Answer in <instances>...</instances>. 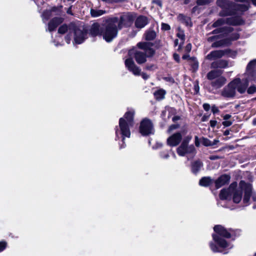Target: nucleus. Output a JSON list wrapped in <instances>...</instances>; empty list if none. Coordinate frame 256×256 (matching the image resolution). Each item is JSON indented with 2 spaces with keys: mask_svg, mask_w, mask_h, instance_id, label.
I'll return each instance as SVG.
<instances>
[{
  "mask_svg": "<svg viewBox=\"0 0 256 256\" xmlns=\"http://www.w3.org/2000/svg\"><path fill=\"white\" fill-rule=\"evenodd\" d=\"M134 110H128L122 118H120L119 125L116 128V138H122L124 144V138L130 136V128L134 124Z\"/></svg>",
  "mask_w": 256,
  "mask_h": 256,
  "instance_id": "1",
  "label": "nucleus"
},
{
  "mask_svg": "<svg viewBox=\"0 0 256 256\" xmlns=\"http://www.w3.org/2000/svg\"><path fill=\"white\" fill-rule=\"evenodd\" d=\"M248 85L246 79L242 80L240 78H236L223 89L222 95L226 98H232L235 96L236 90L240 94L244 92Z\"/></svg>",
  "mask_w": 256,
  "mask_h": 256,
  "instance_id": "2",
  "label": "nucleus"
},
{
  "mask_svg": "<svg viewBox=\"0 0 256 256\" xmlns=\"http://www.w3.org/2000/svg\"><path fill=\"white\" fill-rule=\"evenodd\" d=\"M138 48L143 50L144 52L138 50H129L128 54L130 56L134 55V57L137 63L142 64L144 63L146 60L147 56H152L154 51L152 48V44L150 42H140L137 44Z\"/></svg>",
  "mask_w": 256,
  "mask_h": 256,
  "instance_id": "3",
  "label": "nucleus"
},
{
  "mask_svg": "<svg viewBox=\"0 0 256 256\" xmlns=\"http://www.w3.org/2000/svg\"><path fill=\"white\" fill-rule=\"evenodd\" d=\"M118 22L117 17H113L106 20L102 25V36L106 42H110L117 36L120 30Z\"/></svg>",
  "mask_w": 256,
  "mask_h": 256,
  "instance_id": "4",
  "label": "nucleus"
},
{
  "mask_svg": "<svg viewBox=\"0 0 256 256\" xmlns=\"http://www.w3.org/2000/svg\"><path fill=\"white\" fill-rule=\"evenodd\" d=\"M214 231L218 234H213L212 238L214 242L218 245L220 248H231L232 246L224 238H220V236L226 238H230L231 234L226 228L220 225L216 226L214 228Z\"/></svg>",
  "mask_w": 256,
  "mask_h": 256,
  "instance_id": "5",
  "label": "nucleus"
},
{
  "mask_svg": "<svg viewBox=\"0 0 256 256\" xmlns=\"http://www.w3.org/2000/svg\"><path fill=\"white\" fill-rule=\"evenodd\" d=\"M240 186L243 188L244 191V196L243 202L246 205L249 204L250 196L254 202L256 201V193L252 191V185L250 184L246 183L243 180L240 182Z\"/></svg>",
  "mask_w": 256,
  "mask_h": 256,
  "instance_id": "6",
  "label": "nucleus"
},
{
  "mask_svg": "<svg viewBox=\"0 0 256 256\" xmlns=\"http://www.w3.org/2000/svg\"><path fill=\"white\" fill-rule=\"evenodd\" d=\"M217 5L222 8V10L220 12V16H226L234 14L232 10L234 4L228 0H218Z\"/></svg>",
  "mask_w": 256,
  "mask_h": 256,
  "instance_id": "7",
  "label": "nucleus"
},
{
  "mask_svg": "<svg viewBox=\"0 0 256 256\" xmlns=\"http://www.w3.org/2000/svg\"><path fill=\"white\" fill-rule=\"evenodd\" d=\"M136 17L134 14L128 12L122 14L120 18L117 17L118 22H116L119 28L121 30L123 27L130 26Z\"/></svg>",
  "mask_w": 256,
  "mask_h": 256,
  "instance_id": "8",
  "label": "nucleus"
},
{
  "mask_svg": "<svg viewBox=\"0 0 256 256\" xmlns=\"http://www.w3.org/2000/svg\"><path fill=\"white\" fill-rule=\"evenodd\" d=\"M139 130L140 133L144 136L154 134V131L152 122L147 118L141 121Z\"/></svg>",
  "mask_w": 256,
  "mask_h": 256,
  "instance_id": "9",
  "label": "nucleus"
},
{
  "mask_svg": "<svg viewBox=\"0 0 256 256\" xmlns=\"http://www.w3.org/2000/svg\"><path fill=\"white\" fill-rule=\"evenodd\" d=\"M72 30L74 36V42L76 44H80L88 38V33L84 30H82L75 25H72L70 28Z\"/></svg>",
  "mask_w": 256,
  "mask_h": 256,
  "instance_id": "10",
  "label": "nucleus"
},
{
  "mask_svg": "<svg viewBox=\"0 0 256 256\" xmlns=\"http://www.w3.org/2000/svg\"><path fill=\"white\" fill-rule=\"evenodd\" d=\"M242 23V22L240 18H220L213 24L212 26L214 28L218 27L223 26L225 24L238 25Z\"/></svg>",
  "mask_w": 256,
  "mask_h": 256,
  "instance_id": "11",
  "label": "nucleus"
},
{
  "mask_svg": "<svg viewBox=\"0 0 256 256\" xmlns=\"http://www.w3.org/2000/svg\"><path fill=\"white\" fill-rule=\"evenodd\" d=\"M176 152L180 156H184L188 154H194L196 153V149L192 144L188 146L181 144L177 148Z\"/></svg>",
  "mask_w": 256,
  "mask_h": 256,
  "instance_id": "12",
  "label": "nucleus"
},
{
  "mask_svg": "<svg viewBox=\"0 0 256 256\" xmlns=\"http://www.w3.org/2000/svg\"><path fill=\"white\" fill-rule=\"evenodd\" d=\"M185 134V132H176L167 139V144L170 146H178L182 140V135Z\"/></svg>",
  "mask_w": 256,
  "mask_h": 256,
  "instance_id": "13",
  "label": "nucleus"
},
{
  "mask_svg": "<svg viewBox=\"0 0 256 256\" xmlns=\"http://www.w3.org/2000/svg\"><path fill=\"white\" fill-rule=\"evenodd\" d=\"M232 31V28L230 27L222 26L220 28L214 30L213 32V34H220L218 36H209L208 38V41L212 42L213 41H216L218 40L220 36L224 34H226Z\"/></svg>",
  "mask_w": 256,
  "mask_h": 256,
  "instance_id": "14",
  "label": "nucleus"
},
{
  "mask_svg": "<svg viewBox=\"0 0 256 256\" xmlns=\"http://www.w3.org/2000/svg\"><path fill=\"white\" fill-rule=\"evenodd\" d=\"M125 66L128 70L136 76L140 74V69L137 66L131 58H127L124 62Z\"/></svg>",
  "mask_w": 256,
  "mask_h": 256,
  "instance_id": "15",
  "label": "nucleus"
},
{
  "mask_svg": "<svg viewBox=\"0 0 256 256\" xmlns=\"http://www.w3.org/2000/svg\"><path fill=\"white\" fill-rule=\"evenodd\" d=\"M237 186V184H232L228 189H222L220 194V198L222 200H230L233 188Z\"/></svg>",
  "mask_w": 256,
  "mask_h": 256,
  "instance_id": "16",
  "label": "nucleus"
},
{
  "mask_svg": "<svg viewBox=\"0 0 256 256\" xmlns=\"http://www.w3.org/2000/svg\"><path fill=\"white\" fill-rule=\"evenodd\" d=\"M72 25L74 24H70L68 26L63 24L60 26L58 30V32L59 34H64L66 32L68 33L65 38V40L67 44H70L71 40V36H70V34H72V31L70 30V28Z\"/></svg>",
  "mask_w": 256,
  "mask_h": 256,
  "instance_id": "17",
  "label": "nucleus"
},
{
  "mask_svg": "<svg viewBox=\"0 0 256 256\" xmlns=\"http://www.w3.org/2000/svg\"><path fill=\"white\" fill-rule=\"evenodd\" d=\"M226 53V50H216L211 52L206 56V59L212 61L221 58Z\"/></svg>",
  "mask_w": 256,
  "mask_h": 256,
  "instance_id": "18",
  "label": "nucleus"
},
{
  "mask_svg": "<svg viewBox=\"0 0 256 256\" xmlns=\"http://www.w3.org/2000/svg\"><path fill=\"white\" fill-rule=\"evenodd\" d=\"M243 188H240V185L238 187L233 188L232 195V200L234 202L239 203L242 198V194Z\"/></svg>",
  "mask_w": 256,
  "mask_h": 256,
  "instance_id": "19",
  "label": "nucleus"
},
{
  "mask_svg": "<svg viewBox=\"0 0 256 256\" xmlns=\"http://www.w3.org/2000/svg\"><path fill=\"white\" fill-rule=\"evenodd\" d=\"M64 19L62 18H55L52 19L48 24V30L49 32L54 30L62 22Z\"/></svg>",
  "mask_w": 256,
  "mask_h": 256,
  "instance_id": "20",
  "label": "nucleus"
},
{
  "mask_svg": "<svg viewBox=\"0 0 256 256\" xmlns=\"http://www.w3.org/2000/svg\"><path fill=\"white\" fill-rule=\"evenodd\" d=\"M148 22V18L146 16H140L137 18L135 20V26L138 28H144Z\"/></svg>",
  "mask_w": 256,
  "mask_h": 256,
  "instance_id": "21",
  "label": "nucleus"
},
{
  "mask_svg": "<svg viewBox=\"0 0 256 256\" xmlns=\"http://www.w3.org/2000/svg\"><path fill=\"white\" fill-rule=\"evenodd\" d=\"M230 180V176L227 174L221 176L215 182L216 186L218 188L228 184Z\"/></svg>",
  "mask_w": 256,
  "mask_h": 256,
  "instance_id": "22",
  "label": "nucleus"
},
{
  "mask_svg": "<svg viewBox=\"0 0 256 256\" xmlns=\"http://www.w3.org/2000/svg\"><path fill=\"white\" fill-rule=\"evenodd\" d=\"M90 33L93 36H102V26H100L98 23L94 24L90 29Z\"/></svg>",
  "mask_w": 256,
  "mask_h": 256,
  "instance_id": "23",
  "label": "nucleus"
},
{
  "mask_svg": "<svg viewBox=\"0 0 256 256\" xmlns=\"http://www.w3.org/2000/svg\"><path fill=\"white\" fill-rule=\"evenodd\" d=\"M226 82V79L222 76H220L216 80L212 81L211 82V84L212 86L216 88H220L222 87Z\"/></svg>",
  "mask_w": 256,
  "mask_h": 256,
  "instance_id": "24",
  "label": "nucleus"
},
{
  "mask_svg": "<svg viewBox=\"0 0 256 256\" xmlns=\"http://www.w3.org/2000/svg\"><path fill=\"white\" fill-rule=\"evenodd\" d=\"M228 66V62L225 60H218L212 62L211 64L212 68H225Z\"/></svg>",
  "mask_w": 256,
  "mask_h": 256,
  "instance_id": "25",
  "label": "nucleus"
},
{
  "mask_svg": "<svg viewBox=\"0 0 256 256\" xmlns=\"http://www.w3.org/2000/svg\"><path fill=\"white\" fill-rule=\"evenodd\" d=\"M222 73V71L220 70H211L207 74V78L210 80H212L220 76Z\"/></svg>",
  "mask_w": 256,
  "mask_h": 256,
  "instance_id": "26",
  "label": "nucleus"
},
{
  "mask_svg": "<svg viewBox=\"0 0 256 256\" xmlns=\"http://www.w3.org/2000/svg\"><path fill=\"white\" fill-rule=\"evenodd\" d=\"M144 36L146 40H152L156 37V33L153 30H149L146 32Z\"/></svg>",
  "mask_w": 256,
  "mask_h": 256,
  "instance_id": "27",
  "label": "nucleus"
},
{
  "mask_svg": "<svg viewBox=\"0 0 256 256\" xmlns=\"http://www.w3.org/2000/svg\"><path fill=\"white\" fill-rule=\"evenodd\" d=\"M202 166V164L200 161H196L192 164V172L194 174H196Z\"/></svg>",
  "mask_w": 256,
  "mask_h": 256,
  "instance_id": "28",
  "label": "nucleus"
},
{
  "mask_svg": "<svg viewBox=\"0 0 256 256\" xmlns=\"http://www.w3.org/2000/svg\"><path fill=\"white\" fill-rule=\"evenodd\" d=\"M212 183V180L209 177L202 178L199 182L200 184L204 186H208Z\"/></svg>",
  "mask_w": 256,
  "mask_h": 256,
  "instance_id": "29",
  "label": "nucleus"
},
{
  "mask_svg": "<svg viewBox=\"0 0 256 256\" xmlns=\"http://www.w3.org/2000/svg\"><path fill=\"white\" fill-rule=\"evenodd\" d=\"M106 13L105 10H95V9H91L90 10V14L92 17H98Z\"/></svg>",
  "mask_w": 256,
  "mask_h": 256,
  "instance_id": "30",
  "label": "nucleus"
},
{
  "mask_svg": "<svg viewBox=\"0 0 256 256\" xmlns=\"http://www.w3.org/2000/svg\"><path fill=\"white\" fill-rule=\"evenodd\" d=\"M166 92L163 90H159L154 92V95L156 99L162 100L164 98Z\"/></svg>",
  "mask_w": 256,
  "mask_h": 256,
  "instance_id": "31",
  "label": "nucleus"
},
{
  "mask_svg": "<svg viewBox=\"0 0 256 256\" xmlns=\"http://www.w3.org/2000/svg\"><path fill=\"white\" fill-rule=\"evenodd\" d=\"M228 44L226 40H222L218 41H216L214 42L212 44V46L213 48H217L220 47L224 45H226Z\"/></svg>",
  "mask_w": 256,
  "mask_h": 256,
  "instance_id": "32",
  "label": "nucleus"
},
{
  "mask_svg": "<svg viewBox=\"0 0 256 256\" xmlns=\"http://www.w3.org/2000/svg\"><path fill=\"white\" fill-rule=\"evenodd\" d=\"M54 8H52V10H46L42 14V20L44 22L48 20L52 16V12L54 10Z\"/></svg>",
  "mask_w": 256,
  "mask_h": 256,
  "instance_id": "33",
  "label": "nucleus"
},
{
  "mask_svg": "<svg viewBox=\"0 0 256 256\" xmlns=\"http://www.w3.org/2000/svg\"><path fill=\"white\" fill-rule=\"evenodd\" d=\"M190 0H184V4H188L190 2ZM210 2V0H198L196 3L198 5L202 6L208 4Z\"/></svg>",
  "mask_w": 256,
  "mask_h": 256,
  "instance_id": "34",
  "label": "nucleus"
},
{
  "mask_svg": "<svg viewBox=\"0 0 256 256\" xmlns=\"http://www.w3.org/2000/svg\"><path fill=\"white\" fill-rule=\"evenodd\" d=\"M210 246L212 250L214 252H222V250L212 242H210Z\"/></svg>",
  "mask_w": 256,
  "mask_h": 256,
  "instance_id": "35",
  "label": "nucleus"
},
{
  "mask_svg": "<svg viewBox=\"0 0 256 256\" xmlns=\"http://www.w3.org/2000/svg\"><path fill=\"white\" fill-rule=\"evenodd\" d=\"M236 8L238 10L241 11L242 12H243L248 10V7L246 4H240L237 5Z\"/></svg>",
  "mask_w": 256,
  "mask_h": 256,
  "instance_id": "36",
  "label": "nucleus"
},
{
  "mask_svg": "<svg viewBox=\"0 0 256 256\" xmlns=\"http://www.w3.org/2000/svg\"><path fill=\"white\" fill-rule=\"evenodd\" d=\"M256 65V60H252L250 61L248 64L246 69L247 70H252L254 66Z\"/></svg>",
  "mask_w": 256,
  "mask_h": 256,
  "instance_id": "37",
  "label": "nucleus"
},
{
  "mask_svg": "<svg viewBox=\"0 0 256 256\" xmlns=\"http://www.w3.org/2000/svg\"><path fill=\"white\" fill-rule=\"evenodd\" d=\"M202 142L204 146H211L212 142L206 138H203L202 140Z\"/></svg>",
  "mask_w": 256,
  "mask_h": 256,
  "instance_id": "38",
  "label": "nucleus"
},
{
  "mask_svg": "<svg viewBox=\"0 0 256 256\" xmlns=\"http://www.w3.org/2000/svg\"><path fill=\"white\" fill-rule=\"evenodd\" d=\"M176 36L178 38H180L181 40L182 41V43H184L185 37L184 32L182 30H178V32L177 33Z\"/></svg>",
  "mask_w": 256,
  "mask_h": 256,
  "instance_id": "39",
  "label": "nucleus"
},
{
  "mask_svg": "<svg viewBox=\"0 0 256 256\" xmlns=\"http://www.w3.org/2000/svg\"><path fill=\"white\" fill-rule=\"evenodd\" d=\"M192 138V136L191 135H188L184 137L182 140V143L185 145H188V144L190 142V140Z\"/></svg>",
  "mask_w": 256,
  "mask_h": 256,
  "instance_id": "40",
  "label": "nucleus"
},
{
  "mask_svg": "<svg viewBox=\"0 0 256 256\" xmlns=\"http://www.w3.org/2000/svg\"><path fill=\"white\" fill-rule=\"evenodd\" d=\"M248 93L249 94H252L254 92H256V86H251L248 89Z\"/></svg>",
  "mask_w": 256,
  "mask_h": 256,
  "instance_id": "41",
  "label": "nucleus"
},
{
  "mask_svg": "<svg viewBox=\"0 0 256 256\" xmlns=\"http://www.w3.org/2000/svg\"><path fill=\"white\" fill-rule=\"evenodd\" d=\"M162 29L164 30H168L170 29V26L167 24H162Z\"/></svg>",
  "mask_w": 256,
  "mask_h": 256,
  "instance_id": "42",
  "label": "nucleus"
},
{
  "mask_svg": "<svg viewBox=\"0 0 256 256\" xmlns=\"http://www.w3.org/2000/svg\"><path fill=\"white\" fill-rule=\"evenodd\" d=\"M6 246V242H0V252L5 249Z\"/></svg>",
  "mask_w": 256,
  "mask_h": 256,
  "instance_id": "43",
  "label": "nucleus"
},
{
  "mask_svg": "<svg viewBox=\"0 0 256 256\" xmlns=\"http://www.w3.org/2000/svg\"><path fill=\"white\" fill-rule=\"evenodd\" d=\"M232 124V122L231 121H228L226 120H225V121H224L222 123V125L226 127L231 126Z\"/></svg>",
  "mask_w": 256,
  "mask_h": 256,
  "instance_id": "44",
  "label": "nucleus"
},
{
  "mask_svg": "<svg viewBox=\"0 0 256 256\" xmlns=\"http://www.w3.org/2000/svg\"><path fill=\"white\" fill-rule=\"evenodd\" d=\"M212 111L214 114L219 112L218 108L215 105H214L212 107Z\"/></svg>",
  "mask_w": 256,
  "mask_h": 256,
  "instance_id": "45",
  "label": "nucleus"
},
{
  "mask_svg": "<svg viewBox=\"0 0 256 256\" xmlns=\"http://www.w3.org/2000/svg\"><path fill=\"white\" fill-rule=\"evenodd\" d=\"M160 156L162 158H168L169 157L168 154L166 152H163L160 154Z\"/></svg>",
  "mask_w": 256,
  "mask_h": 256,
  "instance_id": "46",
  "label": "nucleus"
},
{
  "mask_svg": "<svg viewBox=\"0 0 256 256\" xmlns=\"http://www.w3.org/2000/svg\"><path fill=\"white\" fill-rule=\"evenodd\" d=\"M156 66L154 65H148L146 67V69L149 70H152L156 68Z\"/></svg>",
  "mask_w": 256,
  "mask_h": 256,
  "instance_id": "47",
  "label": "nucleus"
},
{
  "mask_svg": "<svg viewBox=\"0 0 256 256\" xmlns=\"http://www.w3.org/2000/svg\"><path fill=\"white\" fill-rule=\"evenodd\" d=\"M203 108L205 110L208 111L210 110V105L208 104H203Z\"/></svg>",
  "mask_w": 256,
  "mask_h": 256,
  "instance_id": "48",
  "label": "nucleus"
},
{
  "mask_svg": "<svg viewBox=\"0 0 256 256\" xmlns=\"http://www.w3.org/2000/svg\"><path fill=\"white\" fill-rule=\"evenodd\" d=\"M178 126L176 124H173L170 126V127L168 128V132H170V131L172 130H173L176 129L178 128Z\"/></svg>",
  "mask_w": 256,
  "mask_h": 256,
  "instance_id": "49",
  "label": "nucleus"
},
{
  "mask_svg": "<svg viewBox=\"0 0 256 256\" xmlns=\"http://www.w3.org/2000/svg\"><path fill=\"white\" fill-rule=\"evenodd\" d=\"M210 123L211 127L214 128L217 124V121L215 120H210Z\"/></svg>",
  "mask_w": 256,
  "mask_h": 256,
  "instance_id": "50",
  "label": "nucleus"
},
{
  "mask_svg": "<svg viewBox=\"0 0 256 256\" xmlns=\"http://www.w3.org/2000/svg\"><path fill=\"white\" fill-rule=\"evenodd\" d=\"M195 139V145L196 146L198 147L200 145V143L199 142V139L198 136H196L194 138Z\"/></svg>",
  "mask_w": 256,
  "mask_h": 256,
  "instance_id": "51",
  "label": "nucleus"
},
{
  "mask_svg": "<svg viewBox=\"0 0 256 256\" xmlns=\"http://www.w3.org/2000/svg\"><path fill=\"white\" fill-rule=\"evenodd\" d=\"M185 49L187 52H190L192 50V44H188Z\"/></svg>",
  "mask_w": 256,
  "mask_h": 256,
  "instance_id": "52",
  "label": "nucleus"
},
{
  "mask_svg": "<svg viewBox=\"0 0 256 256\" xmlns=\"http://www.w3.org/2000/svg\"><path fill=\"white\" fill-rule=\"evenodd\" d=\"M174 58L177 62H179L180 56H179L178 54H174Z\"/></svg>",
  "mask_w": 256,
  "mask_h": 256,
  "instance_id": "53",
  "label": "nucleus"
},
{
  "mask_svg": "<svg viewBox=\"0 0 256 256\" xmlns=\"http://www.w3.org/2000/svg\"><path fill=\"white\" fill-rule=\"evenodd\" d=\"M153 2L156 3L160 7L162 6V2L160 0H154L153 1Z\"/></svg>",
  "mask_w": 256,
  "mask_h": 256,
  "instance_id": "54",
  "label": "nucleus"
},
{
  "mask_svg": "<svg viewBox=\"0 0 256 256\" xmlns=\"http://www.w3.org/2000/svg\"><path fill=\"white\" fill-rule=\"evenodd\" d=\"M231 115L230 114H226L224 116H223V118L224 120H228L229 118H231Z\"/></svg>",
  "mask_w": 256,
  "mask_h": 256,
  "instance_id": "55",
  "label": "nucleus"
},
{
  "mask_svg": "<svg viewBox=\"0 0 256 256\" xmlns=\"http://www.w3.org/2000/svg\"><path fill=\"white\" fill-rule=\"evenodd\" d=\"M142 78L144 80L148 79L149 77L145 73H142Z\"/></svg>",
  "mask_w": 256,
  "mask_h": 256,
  "instance_id": "56",
  "label": "nucleus"
},
{
  "mask_svg": "<svg viewBox=\"0 0 256 256\" xmlns=\"http://www.w3.org/2000/svg\"><path fill=\"white\" fill-rule=\"evenodd\" d=\"M218 158H219L218 156H210V158L212 160H216V159H218Z\"/></svg>",
  "mask_w": 256,
  "mask_h": 256,
  "instance_id": "57",
  "label": "nucleus"
},
{
  "mask_svg": "<svg viewBox=\"0 0 256 256\" xmlns=\"http://www.w3.org/2000/svg\"><path fill=\"white\" fill-rule=\"evenodd\" d=\"M71 9H72V6H70V7L68 8V9L67 10V13L70 14L72 15L73 14H72V12Z\"/></svg>",
  "mask_w": 256,
  "mask_h": 256,
  "instance_id": "58",
  "label": "nucleus"
},
{
  "mask_svg": "<svg viewBox=\"0 0 256 256\" xmlns=\"http://www.w3.org/2000/svg\"><path fill=\"white\" fill-rule=\"evenodd\" d=\"M198 62L196 60L194 61V66L198 68Z\"/></svg>",
  "mask_w": 256,
  "mask_h": 256,
  "instance_id": "59",
  "label": "nucleus"
},
{
  "mask_svg": "<svg viewBox=\"0 0 256 256\" xmlns=\"http://www.w3.org/2000/svg\"><path fill=\"white\" fill-rule=\"evenodd\" d=\"M219 142V140H214L212 142V146H214V145H215L218 142Z\"/></svg>",
  "mask_w": 256,
  "mask_h": 256,
  "instance_id": "60",
  "label": "nucleus"
},
{
  "mask_svg": "<svg viewBox=\"0 0 256 256\" xmlns=\"http://www.w3.org/2000/svg\"><path fill=\"white\" fill-rule=\"evenodd\" d=\"M224 136H228L230 134V131L229 130H226L224 131Z\"/></svg>",
  "mask_w": 256,
  "mask_h": 256,
  "instance_id": "61",
  "label": "nucleus"
},
{
  "mask_svg": "<svg viewBox=\"0 0 256 256\" xmlns=\"http://www.w3.org/2000/svg\"><path fill=\"white\" fill-rule=\"evenodd\" d=\"M188 57H189L188 54H184L182 56V58L185 60V59L188 58Z\"/></svg>",
  "mask_w": 256,
  "mask_h": 256,
  "instance_id": "62",
  "label": "nucleus"
},
{
  "mask_svg": "<svg viewBox=\"0 0 256 256\" xmlns=\"http://www.w3.org/2000/svg\"><path fill=\"white\" fill-rule=\"evenodd\" d=\"M102 2H108V3H111L113 1L112 0H102Z\"/></svg>",
  "mask_w": 256,
  "mask_h": 256,
  "instance_id": "63",
  "label": "nucleus"
},
{
  "mask_svg": "<svg viewBox=\"0 0 256 256\" xmlns=\"http://www.w3.org/2000/svg\"><path fill=\"white\" fill-rule=\"evenodd\" d=\"M252 124L254 125H256V118H254L252 121Z\"/></svg>",
  "mask_w": 256,
  "mask_h": 256,
  "instance_id": "64",
  "label": "nucleus"
}]
</instances>
